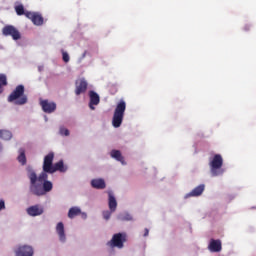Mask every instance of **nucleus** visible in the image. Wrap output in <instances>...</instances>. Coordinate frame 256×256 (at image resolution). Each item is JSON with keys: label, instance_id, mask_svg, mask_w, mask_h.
<instances>
[{"label": "nucleus", "instance_id": "nucleus-1", "mask_svg": "<svg viewBox=\"0 0 256 256\" xmlns=\"http://www.w3.org/2000/svg\"><path fill=\"white\" fill-rule=\"evenodd\" d=\"M27 177L30 180V192L32 195H36L37 197H43V195H47L50 191H53V182L45 181L43 185L37 184V172L31 166H27Z\"/></svg>", "mask_w": 256, "mask_h": 256}, {"label": "nucleus", "instance_id": "nucleus-2", "mask_svg": "<svg viewBox=\"0 0 256 256\" xmlns=\"http://www.w3.org/2000/svg\"><path fill=\"white\" fill-rule=\"evenodd\" d=\"M55 159V153L49 152L44 157V170L46 172H49L50 175H53V173H57V171H60V173H65L67 171V168H65V164L63 163V160H60L53 164V160Z\"/></svg>", "mask_w": 256, "mask_h": 256}, {"label": "nucleus", "instance_id": "nucleus-3", "mask_svg": "<svg viewBox=\"0 0 256 256\" xmlns=\"http://www.w3.org/2000/svg\"><path fill=\"white\" fill-rule=\"evenodd\" d=\"M126 109H127V103L125 102V100H120L116 105L113 118H112V125L116 129L121 127L123 123V117H125Z\"/></svg>", "mask_w": 256, "mask_h": 256}, {"label": "nucleus", "instance_id": "nucleus-4", "mask_svg": "<svg viewBox=\"0 0 256 256\" xmlns=\"http://www.w3.org/2000/svg\"><path fill=\"white\" fill-rule=\"evenodd\" d=\"M8 102L13 103L15 105H25L27 103V95H25V86L18 85L8 96Z\"/></svg>", "mask_w": 256, "mask_h": 256}, {"label": "nucleus", "instance_id": "nucleus-5", "mask_svg": "<svg viewBox=\"0 0 256 256\" xmlns=\"http://www.w3.org/2000/svg\"><path fill=\"white\" fill-rule=\"evenodd\" d=\"M209 166L212 177H219V175L225 173V170H223V156L221 154H215L210 160Z\"/></svg>", "mask_w": 256, "mask_h": 256}, {"label": "nucleus", "instance_id": "nucleus-6", "mask_svg": "<svg viewBox=\"0 0 256 256\" xmlns=\"http://www.w3.org/2000/svg\"><path fill=\"white\" fill-rule=\"evenodd\" d=\"M127 241V234L117 233L114 234L111 241L107 243L108 247H117L123 249L125 242Z\"/></svg>", "mask_w": 256, "mask_h": 256}, {"label": "nucleus", "instance_id": "nucleus-7", "mask_svg": "<svg viewBox=\"0 0 256 256\" xmlns=\"http://www.w3.org/2000/svg\"><path fill=\"white\" fill-rule=\"evenodd\" d=\"M2 35L5 37H12L14 41L21 39V32L13 25H6L2 29Z\"/></svg>", "mask_w": 256, "mask_h": 256}, {"label": "nucleus", "instance_id": "nucleus-8", "mask_svg": "<svg viewBox=\"0 0 256 256\" xmlns=\"http://www.w3.org/2000/svg\"><path fill=\"white\" fill-rule=\"evenodd\" d=\"M25 17H27V19H30V21H32L33 25H36L37 27H41V25H43V23H44L43 16L37 12L27 11L25 13Z\"/></svg>", "mask_w": 256, "mask_h": 256}, {"label": "nucleus", "instance_id": "nucleus-9", "mask_svg": "<svg viewBox=\"0 0 256 256\" xmlns=\"http://www.w3.org/2000/svg\"><path fill=\"white\" fill-rule=\"evenodd\" d=\"M40 106L42 107L44 113H55L57 110V104L49 100H41Z\"/></svg>", "mask_w": 256, "mask_h": 256}, {"label": "nucleus", "instance_id": "nucleus-10", "mask_svg": "<svg viewBox=\"0 0 256 256\" xmlns=\"http://www.w3.org/2000/svg\"><path fill=\"white\" fill-rule=\"evenodd\" d=\"M43 206L36 204L27 208L26 212L30 217H39V215H43L44 213Z\"/></svg>", "mask_w": 256, "mask_h": 256}, {"label": "nucleus", "instance_id": "nucleus-11", "mask_svg": "<svg viewBox=\"0 0 256 256\" xmlns=\"http://www.w3.org/2000/svg\"><path fill=\"white\" fill-rule=\"evenodd\" d=\"M89 97H90L89 107L92 111H95L94 105H99V103H101V98L99 97V94H97V92L93 90L89 92Z\"/></svg>", "mask_w": 256, "mask_h": 256}, {"label": "nucleus", "instance_id": "nucleus-12", "mask_svg": "<svg viewBox=\"0 0 256 256\" xmlns=\"http://www.w3.org/2000/svg\"><path fill=\"white\" fill-rule=\"evenodd\" d=\"M15 253L16 256H33V247L29 245H23L18 247Z\"/></svg>", "mask_w": 256, "mask_h": 256}, {"label": "nucleus", "instance_id": "nucleus-13", "mask_svg": "<svg viewBox=\"0 0 256 256\" xmlns=\"http://www.w3.org/2000/svg\"><path fill=\"white\" fill-rule=\"evenodd\" d=\"M75 85H76V89H75L76 95H81L85 93V91H87L88 84L85 79L77 80Z\"/></svg>", "mask_w": 256, "mask_h": 256}, {"label": "nucleus", "instance_id": "nucleus-14", "mask_svg": "<svg viewBox=\"0 0 256 256\" xmlns=\"http://www.w3.org/2000/svg\"><path fill=\"white\" fill-rule=\"evenodd\" d=\"M208 249L211 251V253H219L221 249H223L221 240L211 239L208 245Z\"/></svg>", "mask_w": 256, "mask_h": 256}, {"label": "nucleus", "instance_id": "nucleus-15", "mask_svg": "<svg viewBox=\"0 0 256 256\" xmlns=\"http://www.w3.org/2000/svg\"><path fill=\"white\" fill-rule=\"evenodd\" d=\"M56 233L61 243H65V241H67V237L65 236V225L63 224V222H59L57 224Z\"/></svg>", "mask_w": 256, "mask_h": 256}, {"label": "nucleus", "instance_id": "nucleus-16", "mask_svg": "<svg viewBox=\"0 0 256 256\" xmlns=\"http://www.w3.org/2000/svg\"><path fill=\"white\" fill-rule=\"evenodd\" d=\"M108 207L111 213H115V211H117V199H115L113 192H108Z\"/></svg>", "mask_w": 256, "mask_h": 256}, {"label": "nucleus", "instance_id": "nucleus-17", "mask_svg": "<svg viewBox=\"0 0 256 256\" xmlns=\"http://www.w3.org/2000/svg\"><path fill=\"white\" fill-rule=\"evenodd\" d=\"M203 191H205V186L203 184H200L196 188H194L190 193L186 194V199L189 197H200V195H203Z\"/></svg>", "mask_w": 256, "mask_h": 256}, {"label": "nucleus", "instance_id": "nucleus-18", "mask_svg": "<svg viewBox=\"0 0 256 256\" xmlns=\"http://www.w3.org/2000/svg\"><path fill=\"white\" fill-rule=\"evenodd\" d=\"M110 155H111L112 159H116V161H119L120 163H122V165H125V158H123L121 151L112 150Z\"/></svg>", "mask_w": 256, "mask_h": 256}, {"label": "nucleus", "instance_id": "nucleus-19", "mask_svg": "<svg viewBox=\"0 0 256 256\" xmlns=\"http://www.w3.org/2000/svg\"><path fill=\"white\" fill-rule=\"evenodd\" d=\"M91 185L94 189H105L106 187L105 180L103 179H93Z\"/></svg>", "mask_w": 256, "mask_h": 256}, {"label": "nucleus", "instance_id": "nucleus-20", "mask_svg": "<svg viewBox=\"0 0 256 256\" xmlns=\"http://www.w3.org/2000/svg\"><path fill=\"white\" fill-rule=\"evenodd\" d=\"M77 215H81V208L79 207H72L68 211V217L69 219H75Z\"/></svg>", "mask_w": 256, "mask_h": 256}, {"label": "nucleus", "instance_id": "nucleus-21", "mask_svg": "<svg viewBox=\"0 0 256 256\" xmlns=\"http://www.w3.org/2000/svg\"><path fill=\"white\" fill-rule=\"evenodd\" d=\"M43 171L39 174V176L37 177V181H39V183H45V181H48L49 179V175L47 173V171H45L44 165L42 166Z\"/></svg>", "mask_w": 256, "mask_h": 256}, {"label": "nucleus", "instance_id": "nucleus-22", "mask_svg": "<svg viewBox=\"0 0 256 256\" xmlns=\"http://www.w3.org/2000/svg\"><path fill=\"white\" fill-rule=\"evenodd\" d=\"M13 137V134H11V131L9 130H0V139H4V141H9Z\"/></svg>", "mask_w": 256, "mask_h": 256}, {"label": "nucleus", "instance_id": "nucleus-23", "mask_svg": "<svg viewBox=\"0 0 256 256\" xmlns=\"http://www.w3.org/2000/svg\"><path fill=\"white\" fill-rule=\"evenodd\" d=\"M7 86V76L0 74V94L3 93V87Z\"/></svg>", "mask_w": 256, "mask_h": 256}, {"label": "nucleus", "instance_id": "nucleus-24", "mask_svg": "<svg viewBox=\"0 0 256 256\" xmlns=\"http://www.w3.org/2000/svg\"><path fill=\"white\" fill-rule=\"evenodd\" d=\"M14 9H15L16 14L19 16L25 15L27 13V12H25V7L23 6V4L16 5L14 7Z\"/></svg>", "mask_w": 256, "mask_h": 256}, {"label": "nucleus", "instance_id": "nucleus-25", "mask_svg": "<svg viewBox=\"0 0 256 256\" xmlns=\"http://www.w3.org/2000/svg\"><path fill=\"white\" fill-rule=\"evenodd\" d=\"M18 161L21 165H25L27 163V157H25V150L20 149V155L18 156Z\"/></svg>", "mask_w": 256, "mask_h": 256}, {"label": "nucleus", "instance_id": "nucleus-26", "mask_svg": "<svg viewBox=\"0 0 256 256\" xmlns=\"http://www.w3.org/2000/svg\"><path fill=\"white\" fill-rule=\"evenodd\" d=\"M120 221H133V217L130 214H124L119 216Z\"/></svg>", "mask_w": 256, "mask_h": 256}, {"label": "nucleus", "instance_id": "nucleus-27", "mask_svg": "<svg viewBox=\"0 0 256 256\" xmlns=\"http://www.w3.org/2000/svg\"><path fill=\"white\" fill-rule=\"evenodd\" d=\"M60 135H64L65 137H69V129L65 127H60Z\"/></svg>", "mask_w": 256, "mask_h": 256}, {"label": "nucleus", "instance_id": "nucleus-28", "mask_svg": "<svg viewBox=\"0 0 256 256\" xmlns=\"http://www.w3.org/2000/svg\"><path fill=\"white\" fill-rule=\"evenodd\" d=\"M113 212H111V210L110 211H104L103 212V218L106 220V221H109V219H111V214H112Z\"/></svg>", "mask_w": 256, "mask_h": 256}, {"label": "nucleus", "instance_id": "nucleus-29", "mask_svg": "<svg viewBox=\"0 0 256 256\" xmlns=\"http://www.w3.org/2000/svg\"><path fill=\"white\" fill-rule=\"evenodd\" d=\"M62 59L64 61V63H69V54L65 51L62 52Z\"/></svg>", "mask_w": 256, "mask_h": 256}, {"label": "nucleus", "instance_id": "nucleus-30", "mask_svg": "<svg viewBox=\"0 0 256 256\" xmlns=\"http://www.w3.org/2000/svg\"><path fill=\"white\" fill-rule=\"evenodd\" d=\"M5 209V201L0 200V211H3Z\"/></svg>", "mask_w": 256, "mask_h": 256}, {"label": "nucleus", "instance_id": "nucleus-31", "mask_svg": "<svg viewBox=\"0 0 256 256\" xmlns=\"http://www.w3.org/2000/svg\"><path fill=\"white\" fill-rule=\"evenodd\" d=\"M148 236H149V229L145 228L144 237H148Z\"/></svg>", "mask_w": 256, "mask_h": 256}, {"label": "nucleus", "instance_id": "nucleus-32", "mask_svg": "<svg viewBox=\"0 0 256 256\" xmlns=\"http://www.w3.org/2000/svg\"><path fill=\"white\" fill-rule=\"evenodd\" d=\"M86 56H87V51H85V52L82 54V59H85Z\"/></svg>", "mask_w": 256, "mask_h": 256}, {"label": "nucleus", "instance_id": "nucleus-33", "mask_svg": "<svg viewBox=\"0 0 256 256\" xmlns=\"http://www.w3.org/2000/svg\"><path fill=\"white\" fill-rule=\"evenodd\" d=\"M244 29H245V31H249V25H246L245 27H244Z\"/></svg>", "mask_w": 256, "mask_h": 256}]
</instances>
